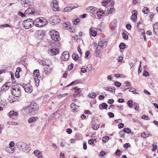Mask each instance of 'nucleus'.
<instances>
[{
	"mask_svg": "<svg viewBox=\"0 0 158 158\" xmlns=\"http://www.w3.org/2000/svg\"><path fill=\"white\" fill-rule=\"evenodd\" d=\"M90 34L93 36H95L96 35V32L93 30L92 28H90L89 29Z\"/></svg>",
	"mask_w": 158,
	"mask_h": 158,
	"instance_id": "nucleus-31",
	"label": "nucleus"
},
{
	"mask_svg": "<svg viewBox=\"0 0 158 158\" xmlns=\"http://www.w3.org/2000/svg\"><path fill=\"white\" fill-rule=\"evenodd\" d=\"M63 26L65 29L69 30L70 32H73V31L74 29L71 27V25L69 23H63Z\"/></svg>",
	"mask_w": 158,
	"mask_h": 158,
	"instance_id": "nucleus-19",
	"label": "nucleus"
},
{
	"mask_svg": "<svg viewBox=\"0 0 158 158\" xmlns=\"http://www.w3.org/2000/svg\"><path fill=\"white\" fill-rule=\"evenodd\" d=\"M106 154L105 153L103 152L102 151L100 152V156L101 157L103 156Z\"/></svg>",
	"mask_w": 158,
	"mask_h": 158,
	"instance_id": "nucleus-62",
	"label": "nucleus"
},
{
	"mask_svg": "<svg viewBox=\"0 0 158 158\" xmlns=\"http://www.w3.org/2000/svg\"><path fill=\"white\" fill-rule=\"evenodd\" d=\"M108 115L110 118H113L114 116V114L112 112L109 113H108Z\"/></svg>",
	"mask_w": 158,
	"mask_h": 158,
	"instance_id": "nucleus-63",
	"label": "nucleus"
},
{
	"mask_svg": "<svg viewBox=\"0 0 158 158\" xmlns=\"http://www.w3.org/2000/svg\"><path fill=\"white\" fill-rule=\"evenodd\" d=\"M87 12L95 14L97 12V8L94 6H90L86 9Z\"/></svg>",
	"mask_w": 158,
	"mask_h": 158,
	"instance_id": "nucleus-13",
	"label": "nucleus"
},
{
	"mask_svg": "<svg viewBox=\"0 0 158 158\" xmlns=\"http://www.w3.org/2000/svg\"><path fill=\"white\" fill-rule=\"evenodd\" d=\"M53 68L52 64L44 68V72L45 73L48 74L51 73L52 71Z\"/></svg>",
	"mask_w": 158,
	"mask_h": 158,
	"instance_id": "nucleus-18",
	"label": "nucleus"
},
{
	"mask_svg": "<svg viewBox=\"0 0 158 158\" xmlns=\"http://www.w3.org/2000/svg\"><path fill=\"white\" fill-rule=\"evenodd\" d=\"M118 127L119 128H121L124 127V124L123 123H120L118 125Z\"/></svg>",
	"mask_w": 158,
	"mask_h": 158,
	"instance_id": "nucleus-60",
	"label": "nucleus"
},
{
	"mask_svg": "<svg viewBox=\"0 0 158 158\" xmlns=\"http://www.w3.org/2000/svg\"><path fill=\"white\" fill-rule=\"evenodd\" d=\"M125 133L124 131H120L119 133V135L120 137H122L124 136Z\"/></svg>",
	"mask_w": 158,
	"mask_h": 158,
	"instance_id": "nucleus-45",
	"label": "nucleus"
},
{
	"mask_svg": "<svg viewBox=\"0 0 158 158\" xmlns=\"http://www.w3.org/2000/svg\"><path fill=\"white\" fill-rule=\"evenodd\" d=\"M18 15L22 17H23L27 16V15L25 14V12L23 14L20 12H19L18 13Z\"/></svg>",
	"mask_w": 158,
	"mask_h": 158,
	"instance_id": "nucleus-42",
	"label": "nucleus"
},
{
	"mask_svg": "<svg viewBox=\"0 0 158 158\" xmlns=\"http://www.w3.org/2000/svg\"><path fill=\"white\" fill-rule=\"evenodd\" d=\"M94 141L93 139H90L88 141V143L89 144H93L94 143Z\"/></svg>",
	"mask_w": 158,
	"mask_h": 158,
	"instance_id": "nucleus-61",
	"label": "nucleus"
},
{
	"mask_svg": "<svg viewBox=\"0 0 158 158\" xmlns=\"http://www.w3.org/2000/svg\"><path fill=\"white\" fill-rule=\"evenodd\" d=\"M122 36L123 38L125 40H127L128 39V36L124 33H122Z\"/></svg>",
	"mask_w": 158,
	"mask_h": 158,
	"instance_id": "nucleus-48",
	"label": "nucleus"
},
{
	"mask_svg": "<svg viewBox=\"0 0 158 158\" xmlns=\"http://www.w3.org/2000/svg\"><path fill=\"white\" fill-rule=\"evenodd\" d=\"M114 102V100L113 99H110L108 101V103H109V104H111Z\"/></svg>",
	"mask_w": 158,
	"mask_h": 158,
	"instance_id": "nucleus-64",
	"label": "nucleus"
},
{
	"mask_svg": "<svg viewBox=\"0 0 158 158\" xmlns=\"http://www.w3.org/2000/svg\"><path fill=\"white\" fill-rule=\"evenodd\" d=\"M21 3L24 7H27L32 5V3L30 0H22Z\"/></svg>",
	"mask_w": 158,
	"mask_h": 158,
	"instance_id": "nucleus-12",
	"label": "nucleus"
},
{
	"mask_svg": "<svg viewBox=\"0 0 158 158\" xmlns=\"http://www.w3.org/2000/svg\"><path fill=\"white\" fill-rule=\"evenodd\" d=\"M51 6L53 10L56 11L58 10L59 7L57 1L56 0H54L51 3Z\"/></svg>",
	"mask_w": 158,
	"mask_h": 158,
	"instance_id": "nucleus-9",
	"label": "nucleus"
},
{
	"mask_svg": "<svg viewBox=\"0 0 158 158\" xmlns=\"http://www.w3.org/2000/svg\"><path fill=\"white\" fill-rule=\"evenodd\" d=\"M133 12L134 13L132 14L131 16V19L132 21L135 22L136 21V19L137 12L135 10H134Z\"/></svg>",
	"mask_w": 158,
	"mask_h": 158,
	"instance_id": "nucleus-23",
	"label": "nucleus"
},
{
	"mask_svg": "<svg viewBox=\"0 0 158 158\" xmlns=\"http://www.w3.org/2000/svg\"><path fill=\"white\" fill-rule=\"evenodd\" d=\"M152 146H153V149H152V150L153 151H155L157 148L156 145V144H152Z\"/></svg>",
	"mask_w": 158,
	"mask_h": 158,
	"instance_id": "nucleus-58",
	"label": "nucleus"
},
{
	"mask_svg": "<svg viewBox=\"0 0 158 158\" xmlns=\"http://www.w3.org/2000/svg\"><path fill=\"white\" fill-rule=\"evenodd\" d=\"M117 156H120L121 154V152L119 150H117L115 152Z\"/></svg>",
	"mask_w": 158,
	"mask_h": 158,
	"instance_id": "nucleus-47",
	"label": "nucleus"
},
{
	"mask_svg": "<svg viewBox=\"0 0 158 158\" xmlns=\"http://www.w3.org/2000/svg\"><path fill=\"white\" fill-rule=\"evenodd\" d=\"M123 131L124 133H130L131 132V130L128 128H125L124 129Z\"/></svg>",
	"mask_w": 158,
	"mask_h": 158,
	"instance_id": "nucleus-38",
	"label": "nucleus"
},
{
	"mask_svg": "<svg viewBox=\"0 0 158 158\" xmlns=\"http://www.w3.org/2000/svg\"><path fill=\"white\" fill-rule=\"evenodd\" d=\"M35 154L38 157V158H43L42 153L38 150H35L34 152Z\"/></svg>",
	"mask_w": 158,
	"mask_h": 158,
	"instance_id": "nucleus-26",
	"label": "nucleus"
},
{
	"mask_svg": "<svg viewBox=\"0 0 158 158\" xmlns=\"http://www.w3.org/2000/svg\"><path fill=\"white\" fill-rule=\"evenodd\" d=\"M111 7H110L109 9L108 10H106L105 11L106 13L108 15L109 14H112L113 13H114L115 12V9L113 8L114 6V3L113 2H111Z\"/></svg>",
	"mask_w": 158,
	"mask_h": 158,
	"instance_id": "nucleus-17",
	"label": "nucleus"
},
{
	"mask_svg": "<svg viewBox=\"0 0 158 158\" xmlns=\"http://www.w3.org/2000/svg\"><path fill=\"white\" fill-rule=\"evenodd\" d=\"M110 1V0H104L102 3V5L103 6H106Z\"/></svg>",
	"mask_w": 158,
	"mask_h": 158,
	"instance_id": "nucleus-39",
	"label": "nucleus"
},
{
	"mask_svg": "<svg viewBox=\"0 0 158 158\" xmlns=\"http://www.w3.org/2000/svg\"><path fill=\"white\" fill-rule=\"evenodd\" d=\"M119 47L120 49H124L126 48V45L124 43H121L119 45Z\"/></svg>",
	"mask_w": 158,
	"mask_h": 158,
	"instance_id": "nucleus-37",
	"label": "nucleus"
},
{
	"mask_svg": "<svg viewBox=\"0 0 158 158\" xmlns=\"http://www.w3.org/2000/svg\"><path fill=\"white\" fill-rule=\"evenodd\" d=\"M102 107L103 109H106L107 107V105L106 103H103L102 104Z\"/></svg>",
	"mask_w": 158,
	"mask_h": 158,
	"instance_id": "nucleus-54",
	"label": "nucleus"
},
{
	"mask_svg": "<svg viewBox=\"0 0 158 158\" xmlns=\"http://www.w3.org/2000/svg\"><path fill=\"white\" fill-rule=\"evenodd\" d=\"M126 28L129 30H130L131 29V25L129 24H127L126 25Z\"/></svg>",
	"mask_w": 158,
	"mask_h": 158,
	"instance_id": "nucleus-53",
	"label": "nucleus"
},
{
	"mask_svg": "<svg viewBox=\"0 0 158 158\" xmlns=\"http://www.w3.org/2000/svg\"><path fill=\"white\" fill-rule=\"evenodd\" d=\"M142 12L144 14H148L149 12V9L147 7H144L142 10Z\"/></svg>",
	"mask_w": 158,
	"mask_h": 158,
	"instance_id": "nucleus-33",
	"label": "nucleus"
},
{
	"mask_svg": "<svg viewBox=\"0 0 158 158\" xmlns=\"http://www.w3.org/2000/svg\"><path fill=\"white\" fill-rule=\"evenodd\" d=\"M104 89L106 90L112 94H114L115 92V88L114 87H104Z\"/></svg>",
	"mask_w": 158,
	"mask_h": 158,
	"instance_id": "nucleus-22",
	"label": "nucleus"
},
{
	"mask_svg": "<svg viewBox=\"0 0 158 158\" xmlns=\"http://www.w3.org/2000/svg\"><path fill=\"white\" fill-rule=\"evenodd\" d=\"M89 97L91 98H94L96 96V94L94 92H91L88 94Z\"/></svg>",
	"mask_w": 158,
	"mask_h": 158,
	"instance_id": "nucleus-30",
	"label": "nucleus"
},
{
	"mask_svg": "<svg viewBox=\"0 0 158 158\" xmlns=\"http://www.w3.org/2000/svg\"><path fill=\"white\" fill-rule=\"evenodd\" d=\"M8 124L12 125H17L18 124V123L16 122L13 121H9L7 122Z\"/></svg>",
	"mask_w": 158,
	"mask_h": 158,
	"instance_id": "nucleus-35",
	"label": "nucleus"
},
{
	"mask_svg": "<svg viewBox=\"0 0 158 158\" xmlns=\"http://www.w3.org/2000/svg\"><path fill=\"white\" fill-rule=\"evenodd\" d=\"M6 151L8 153H13L15 151L14 149L9 147H7L6 148Z\"/></svg>",
	"mask_w": 158,
	"mask_h": 158,
	"instance_id": "nucleus-27",
	"label": "nucleus"
},
{
	"mask_svg": "<svg viewBox=\"0 0 158 158\" xmlns=\"http://www.w3.org/2000/svg\"><path fill=\"white\" fill-rule=\"evenodd\" d=\"M149 73L146 71L144 70L143 72V75L147 77L149 75Z\"/></svg>",
	"mask_w": 158,
	"mask_h": 158,
	"instance_id": "nucleus-50",
	"label": "nucleus"
},
{
	"mask_svg": "<svg viewBox=\"0 0 158 158\" xmlns=\"http://www.w3.org/2000/svg\"><path fill=\"white\" fill-rule=\"evenodd\" d=\"M83 149L85 150H86L87 149L86 143L85 142L83 143Z\"/></svg>",
	"mask_w": 158,
	"mask_h": 158,
	"instance_id": "nucleus-52",
	"label": "nucleus"
},
{
	"mask_svg": "<svg viewBox=\"0 0 158 158\" xmlns=\"http://www.w3.org/2000/svg\"><path fill=\"white\" fill-rule=\"evenodd\" d=\"M71 107L73 108L72 110L73 112H76L78 111V110L77 108L79 107L78 106L76 105L74 103H72L70 105Z\"/></svg>",
	"mask_w": 158,
	"mask_h": 158,
	"instance_id": "nucleus-24",
	"label": "nucleus"
},
{
	"mask_svg": "<svg viewBox=\"0 0 158 158\" xmlns=\"http://www.w3.org/2000/svg\"><path fill=\"white\" fill-rule=\"evenodd\" d=\"M9 114L10 116H17L18 115V113L17 112H15L13 110L11 111L9 113Z\"/></svg>",
	"mask_w": 158,
	"mask_h": 158,
	"instance_id": "nucleus-29",
	"label": "nucleus"
},
{
	"mask_svg": "<svg viewBox=\"0 0 158 158\" xmlns=\"http://www.w3.org/2000/svg\"><path fill=\"white\" fill-rule=\"evenodd\" d=\"M72 57L73 59L74 60H77L78 58V56L77 55H76L75 54H74L72 56Z\"/></svg>",
	"mask_w": 158,
	"mask_h": 158,
	"instance_id": "nucleus-40",
	"label": "nucleus"
},
{
	"mask_svg": "<svg viewBox=\"0 0 158 158\" xmlns=\"http://www.w3.org/2000/svg\"><path fill=\"white\" fill-rule=\"evenodd\" d=\"M75 8H76V7L73 6H67L64 9V12H69Z\"/></svg>",
	"mask_w": 158,
	"mask_h": 158,
	"instance_id": "nucleus-25",
	"label": "nucleus"
},
{
	"mask_svg": "<svg viewBox=\"0 0 158 158\" xmlns=\"http://www.w3.org/2000/svg\"><path fill=\"white\" fill-rule=\"evenodd\" d=\"M10 26L8 24H5L3 25H2L0 26V28H2L5 27H9Z\"/></svg>",
	"mask_w": 158,
	"mask_h": 158,
	"instance_id": "nucleus-43",
	"label": "nucleus"
},
{
	"mask_svg": "<svg viewBox=\"0 0 158 158\" xmlns=\"http://www.w3.org/2000/svg\"><path fill=\"white\" fill-rule=\"evenodd\" d=\"M130 146V144L129 143H125L123 145V147L125 148H127Z\"/></svg>",
	"mask_w": 158,
	"mask_h": 158,
	"instance_id": "nucleus-56",
	"label": "nucleus"
},
{
	"mask_svg": "<svg viewBox=\"0 0 158 158\" xmlns=\"http://www.w3.org/2000/svg\"><path fill=\"white\" fill-rule=\"evenodd\" d=\"M40 63L43 66H48L52 64L51 61L50 60H41L40 62Z\"/></svg>",
	"mask_w": 158,
	"mask_h": 158,
	"instance_id": "nucleus-15",
	"label": "nucleus"
},
{
	"mask_svg": "<svg viewBox=\"0 0 158 158\" xmlns=\"http://www.w3.org/2000/svg\"><path fill=\"white\" fill-rule=\"evenodd\" d=\"M107 44V42L105 40H103L102 39H100L98 42V46L97 47L95 52L96 55H99L100 52V49L99 48H101L103 49L106 47Z\"/></svg>",
	"mask_w": 158,
	"mask_h": 158,
	"instance_id": "nucleus-4",
	"label": "nucleus"
},
{
	"mask_svg": "<svg viewBox=\"0 0 158 158\" xmlns=\"http://www.w3.org/2000/svg\"><path fill=\"white\" fill-rule=\"evenodd\" d=\"M38 109V105L34 102H32L29 107V113L32 115H34L37 113Z\"/></svg>",
	"mask_w": 158,
	"mask_h": 158,
	"instance_id": "nucleus-3",
	"label": "nucleus"
},
{
	"mask_svg": "<svg viewBox=\"0 0 158 158\" xmlns=\"http://www.w3.org/2000/svg\"><path fill=\"white\" fill-rule=\"evenodd\" d=\"M34 25L35 26L41 27L47 25L48 23L47 20L43 17H40L36 19L33 21Z\"/></svg>",
	"mask_w": 158,
	"mask_h": 158,
	"instance_id": "nucleus-1",
	"label": "nucleus"
},
{
	"mask_svg": "<svg viewBox=\"0 0 158 158\" xmlns=\"http://www.w3.org/2000/svg\"><path fill=\"white\" fill-rule=\"evenodd\" d=\"M35 13V9L33 7L29 8L25 11V14L28 15H34Z\"/></svg>",
	"mask_w": 158,
	"mask_h": 158,
	"instance_id": "nucleus-16",
	"label": "nucleus"
},
{
	"mask_svg": "<svg viewBox=\"0 0 158 158\" xmlns=\"http://www.w3.org/2000/svg\"><path fill=\"white\" fill-rule=\"evenodd\" d=\"M59 52V49L57 48H53L48 50V54L51 56H55L58 54Z\"/></svg>",
	"mask_w": 158,
	"mask_h": 158,
	"instance_id": "nucleus-10",
	"label": "nucleus"
},
{
	"mask_svg": "<svg viewBox=\"0 0 158 158\" xmlns=\"http://www.w3.org/2000/svg\"><path fill=\"white\" fill-rule=\"evenodd\" d=\"M154 33L158 35V22L155 23L153 25Z\"/></svg>",
	"mask_w": 158,
	"mask_h": 158,
	"instance_id": "nucleus-21",
	"label": "nucleus"
},
{
	"mask_svg": "<svg viewBox=\"0 0 158 158\" xmlns=\"http://www.w3.org/2000/svg\"><path fill=\"white\" fill-rule=\"evenodd\" d=\"M11 83L10 82H7L4 84L1 88V90L2 91H6L8 90L11 85Z\"/></svg>",
	"mask_w": 158,
	"mask_h": 158,
	"instance_id": "nucleus-20",
	"label": "nucleus"
},
{
	"mask_svg": "<svg viewBox=\"0 0 158 158\" xmlns=\"http://www.w3.org/2000/svg\"><path fill=\"white\" fill-rule=\"evenodd\" d=\"M11 93L16 97H18L21 95L20 87L18 85H15L12 86Z\"/></svg>",
	"mask_w": 158,
	"mask_h": 158,
	"instance_id": "nucleus-5",
	"label": "nucleus"
},
{
	"mask_svg": "<svg viewBox=\"0 0 158 158\" xmlns=\"http://www.w3.org/2000/svg\"><path fill=\"white\" fill-rule=\"evenodd\" d=\"M132 102H133L131 100H129L127 102V104L128 105V106L130 108L132 107Z\"/></svg>",
	"mask_w": 158,
	"mask_h": 158,
	"instance_id": "nucleus-44",
	"label": "nucleus"
},
{
	"mask_svg": "<svg viewBox=\"0 0 158 158\" xmlns=\"http://www.w3.org/2000/svg\"><path fill=\"white\" fill-rule=\"evenodd\" d=\"M69 52L67 51H65L62 53L61 57L62 60L66 61L69 60Z\"/></svg>",
	"mask_w": 158,
	"mask_h": 158,
	"instance_id": "nucleus-14",
	"label": "nucleus"
},
{
	"mask_svg": "<svg viewBox=\"0 0 158 158\" xmlns=\"http://www.w3.org/2000/svg\"><path fill=\"white\" fill-rule=\"evenodd\" d=\"M49 34L53 40L56 41L60 40L59 33L57 31L52 30L49 32Z\"/></svg>",
	"mask_w": 158,
	"mask_h": 158,
	"instance_id": "nucleus-6",
	"label": "nucleus"
},
{
	"mask_svg": "<svg viewBox=\"0 0 158 158\" xmlns=\"http://www.w3.org/2000/svg\"><path fill=\"white\" fill-rule=\"evenodd\" d=\"M114 85L118 87H119L121 85V83L118 81H115L114 83Z\"/></svg>",
	"mask_w": 158,
	"mask_h": 158,
	"instance_id": "nucleus-46",
	"label": "nucleus"
},
{
	"mask_svg": "<svg viewBox=\"0 0 158 158\" xmlns=\"http://www.w3.org/2000/svg\"><path fill=\"white\" fill-rule=\"evenodd\" d=\"M38 119L37 117H33L29 118L28 120V122L30 123H31L35 121Z\"/></svg>",
	"mask_w": 158,
	"mask_h": 158,
	"instance_id": "nucleus-28",
	"label": "nucleus"
},
{
	"mask_svg": "<svg viewBox=\"0 0 158 158\" xmlns=\"http://www.w3.org/2000/svg\"><path fill=\"white\" fill-rule=\"evenodd\" d=\"M100 125H98V126H95V125H94L93 126V128L94 130H98V129Z\"/></svg>",
	"mask_w": 158,
	"mask_h": 158,
	"instance_id": "nucleus-57",
	"label": "nucleus"
},
{
	"mask_svg": "<svg viewBox=\"0 0 158 158\" xmlns=\"http://www.w3.org/2000/svg\"><path fill=\"white\" fill-rule=\"evenodd\" d=\"M66 132L69 134H70L72 132V130L70 128H68L66 130Z\"/></svg>",
	"mask_w": 158,
	"mask_h": 158,
	"instance_id": "nucleus-55",
	"label": "nucleus"
},
{
	"mask_svg": "<svg viewBox=\"0 0 158 158\" xmlns=\"http://www.w3.org/2000/svg\"><path fill=\"white\" fill-rule=\"evenodd\" d=\"M34 75L37 77H38L40 75V73L39 70H35L33 72Z\"/></svg>",
	"mask_w": 158,
	"mask_h": 158,
	"instance_id": "nucleus-34",
	"label": "nucleus"
},
{
	"mask_svg": "<svg viewBox=\"0 0 158 158\" xmlns=\"http://www.w3.org/2000/svg\"><path fill=\"white\" fill-rule=\"evenodd\" d=\"M9 147L12 148L15 146V143L13 141H11L10 142L9 144Z\"/></svg>",
	"mask_w": 158,
	"mask_h": 158,
	"instance_id": "nucleus-49",
	"label": "nucleus"
},
{
	"mask_svg": "<svg viewBox=\"0 0 158 158\" xmlns=\"http://www.w3.org/2000/svg\"><path fill=\"white\" fill-rule=\"evenodd\" d=\"M80 19H76L74 20L73 23L74 24H77L79 22Z\"/></svg>",
	"mask_w": 158,
	"mask_h": 158,
	"instance_id": "nucleus-51",
	"label": "nucleus"
},
{
	"mask_svg": "<svg viewBox=\"0 0 158 158\" xmlns=\"http://www.w3.org/2000/svg\"><path fill=\"white\" fill-rule=\"evenodd\" d=\"M129 91L132 92L134 94H138L136 92V90L135 89H130L129 90Z\"/></svg>",
	"mask_w": 158,
	"mask_h": 158,
	"instance_id": "nucleus-59",
	"label": "nucleus"
},
{
	"mask_svg": "<svg viewBox=\"0 0 158 158\" xmlns=\"http://www.w3.org/2000/svg\"><path fill=\"white\" fill-rule=\"evenodd\" d=\"M23 27L26 29H29L34 25L33 21L31 19H27L24 21L23 23Z\"/></svg>",
	"mask_w": 158,
	"mask_h": 158,
	"instance_id": "nucleus-7",
	"label": "nucleus"
},
{
	"mask_svg": "<svg viewBox=\"0 0 158 158\" xmlns=\"http://www.w3.org/2000/svg\"><path fill=\"white\" fill-rule=\"evenodd\" d=\"M23 86L25 91L27 93H30L32 92V87L29 83L24 84Z\"/></svg>",
	"mask_w": 158,
	"mask_h": 158,
	"instance_id": "nucleus-11",
	"label": "nucleus"
},
{
	"mask_svg": "<svg viewBox=\"0 0 158 158\" xmlns=\"http://www.w3.org/2000/svg\"><path fill=\"white\" fill-rule=\"evenodd\" d=\"M141 136L143 138H146L149 136V134L148 132H144L141 134Z\"/></svg>",
	"mask_w": 158,
	"mask_h": 158,
	"instance_id": "nucleus-36",
	"label": "nucleus"
},
{
	"mask_svg": "<svg viewBox=\"0 0 158 158\" xmlns=\"http://www.w3.org/2000/svg\"><path fill=\"white\" fill-rule=\"evenodd\" d=\"M49 20L52 24H56L60 22V18L58 16L54 15L50 17Z\"/></svg>",
	"mask_w": 158,
	"mask_h": 158,
	"instance_id": "nucleus-8",
	"label": "nucleus"
},
{
	"mask_svg": "<svg viewBox=\"0 0 158 158\" xmlns=\"http://www.w3.org/2000/svg\"><path fill=\"white\" fill-rule=\"evenodd\" d=\"M109 139L108 136H105L103 137L102 139V141L104 142H106Z\"/></svg>",
	"mask_w": 158,
	"mask_h": 158,
	"instance_id": "nucleus-41",
	"label": "nucleus"
},
{
	"mask_svg": "<svg viewBox=\"0 0 158 158\" xmlns=\"http://www.w3.org/2000/svg\"><path fill=\"white\" fill-rule=\"evenodd\" d=\"M96 13L98 16L100 18H101L103 16V12L101 11H97Z\"/></svg>",
	"mask_w": 158,
	"mask_h": 158,
	"instance_id": "nucleus-32",
	"label": "nucleus"
},
{
	"mask_svg": "<svg viewBox=\"0 0 158 158\" xmlns=\"http://www.w3.org/2000/svg\"><path fill=\"white\" fill-rule=\"evenodd\" d=\"M17 147L25 152H28L30 150L29 146L26 143L19 141L16 143Z\"/></svg>",
	"mask_w": 158,
	"mask_h": 158,
	"instance_id": "nucleus-2",
	"label": "nucleus"
}]
</instances>
